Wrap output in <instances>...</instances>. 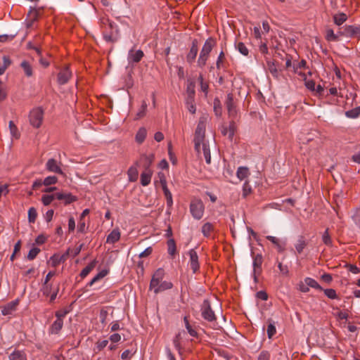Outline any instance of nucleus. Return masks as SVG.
<instances>
[{
	"label": "nucleus",
	"mask_w": 360,
	"mask_h": 360,
	"mask_svg": "<svg viewBox=\"0 0 360 360\" xmlns=\"http://www.w3.org/2000/svg\"><path fill=\"white\" fill-rule=\"evenodd\" d=\"M72 76V72L68 67H65L58 74V82L60 85L65 84Z\"/></svg>",
	"instance_id": "nucleus-13"
},
{
	"label": "nucleus",
	"mask_w": 360,
	"mask_h": 360,
	"mask_svg": "<svg viewBox=\"0 0 360 360\" xmlns=\"http://www.w3.org/2000/svg\"><path fill=\"white\" fill-rule=\"evenodd\" d=\"M56 199V193L51 195H43L41 197V202L44 205H49L53 200Z\"/></svg>",
	"instance_id": "nucleus-42"
},
{
	"label": "nucleus",
	"mask_w": 360,
	"mask_h": 360,
	"mask_svg": "<svg viewBox=\"0 0 360 360\" xmlns=\"http://www.w3.org/2000/svg\"><path fill=\"white\" fill-rule=\"evenodd\" d=\"M208 53H203L202 51H200L198 60V65L199 67L202 68L206 65V62L209 58Z\"/></svg>",
	"instance_id": "nucleus-45"
},
{
	"label": "nucleus",
	"mask_w": 360,
	"mask_h": 360,
	"mask_svg": "<svg viewBox=\"0 0 360 360\" xmlns=\"http://www.w3.org/2000/svg\"><path fill=\"white\" fill-rule=\"evenodd\" d=\"M202 150H203V155H204V157H205L207 164H210L211 155H210V150L209 145L205 143H202Z\"/></svg>",
	"instance_id": "nucleus-40"
},
{
	"label": "nucleus",
	"mask_w": 360,
	"mask_h": 360,
	"mask_svg": "<svg viewBox=\"0 0 360 360\" xmlns=\"http://www.w3.org/2000/svg\"><path fill=\"white\" fill-rule=\"evenodd\" d=\"M46 168L49 172L63 174V172L58 165V162L53 158L48 160L46 164Z\"/></svg>",
	"instance_id": "nucleus-18"
},
{
	"label": "nucleus",
	"mask_w": 360,
	"mask_h": 360,
	"mask_svg": "<svg viewBox=\"0 0 360 360\" xmlns=\"http://www.w3.org/2000/svg\"><path fill=\"white\" fill-rule=\"evenodd\" d=\"M50 259L51 261V265L53 267L57 266L60 263L65 262L64 257L57 254H54L53 256H51Z\"/></svg>",
	"instance_id": "nucleus-41"
},
{
	"label": "nucleus",
	"mask_w": 360,
	"mask_h": 360,
	"mask_svg": "<svg viewBox=\"0 0 360 360\" xmlns=\"http://www.w3.org/2000/svg\"><path fill=\"white\" fill-rule=\"evenodd\" d=\"M18 304L19 300L18 299L7 303L6 305L1 307V314L4 316L11 314L16 310Z\"/></svg>",
	"instance_id": "nucleus-16"
},
{
	"label": "nucleus",
	"mask_w": 360,
	"mask_h": 360,
	"mask_svg": "<svg viewBox=\"0 0 360 360\" xmlns=\"http://www.w3.org/2000/svg\"><path fill=\"white\" fill-rule=\"evenodd\" d=\"M339 35L338 32L335 34L332 29H328L326 31V39L328 41H339Z\"/></svg>",
	"instance_id": "nucleus-36"
},
{
	"label": "nucleus",
	"mask_w": 360,
	"mask_h": 360,
	"mask_svg": "<svg viewBox=\"0 0 360 360\" xmlns=\"http://www.w3.org/2000/svg\"><path fill=\"white\" fill-rule=\"evenodd\" d=\"M252 191V188L248 181H245L243 186V196L246 198Z\"/></svg>",
	"instance_id": "nucleus-59"
},
{
	"label": "nucleus",
	"mask_w": 360,
	"mask_h": 360,
	"mask_svg": "<svg viewBox=\"0 0 360 360\" xmlns=\"http://www.w3.org/2000/svg\"><path fill=\"white\" fill-rule=\"evenodd\" d=\"M120 238V232L118 229H113L110 234L107 236L106 243H115Z\"/></svg>",
	"instance_id": "nucleus-20"
},
{
	"label": "nucleus",
	"mask_w": 360,
	"mask_h": 360,
	"mask_svg": "<svg viewBox=\"0 0 360 360\" xmlns=\"http://www.w3.org/2000/svg\"><path fill=\"white\" fill-rule=\"evenodd\" d=\"M269 359H270V353L266 350L262 351L257 357V360H269Z\"/></svg>",
	"instance_id": "nucleus-61"
},
{
	"label": "nucleus",
	"mask_w": 360,
	"mask_h": 360,
	"mask_svg": "<svg viewBox=\"0 0 360 360\" xmlns=\"http://www.w3.org/2000/svg\"><path fill=\"white\" fill-rule=\"evenodd\" d=\"M204 205L201 200L194 199L190 205V211L192 216L196 219H200L204 213Z\"/></svg>",
	"instance_id": "nucleus-4"
},
{
	"label": "nucleus",
	"mask_w": 360,
	"mask_h": 360,
	"mask_svg": "<svg viewBox=\"0 0 360 360\" xmlns=\"http://www.w3.org/2000/svg\"><path fill=\"white\" fill-rule=\"evenodd\" d=\"M269 325L267 327V335L269 339H271L276 333V326L274 325V322H273L271 319L268 320Z\"/></svg>",
	"instance_id": "nucleus-44"
},
{
	"label": "nucleus",
	"mask_w": 360,
	"mask_h": 360,
	"mask_svg": "<svg viewBox=\"0 0 360 360\" xmlns=\"http://www.w3.org/2000/svg\"><path fill=\"white\" fill-rule=\"evenodd\" d=\"M165 275L164 269L162 268H159L156 270L154 274L152 276L150 283V290H152L153 288L158 285L160 282L162 280Z\"/></svg>",
	"instance_id": "nucleus-11"
},
{
	"label": "nucleus",
	"mask_w": 360,
	"mask_h": 360,
	"mask_svg": "<svg viewBox=\"0 0 360 360\" xmlns=\"http://www.w3.org/2000/svg\"><path fill=\"white\" fill-rule=\"evenodd\" d=\"M146 135H147V131H146V128L141 127L136 134V137H135L136 141L139 144L142 143L144 141V140L146 137Z\"/></svg>",
	"instance_id": "nucleus-32"
},
{
	"label": "nucleus",
	"mask_w": 360,
	"mask_h": 360,
	"mask_svg": "<svg viewBox=\"0 0 360 360\" xmlns=\"http://www.w3.org/2000/svg\"><path fill=\"white\" fill-rule=\"evenodd\" d=\"M236 175L240 180H243L250 175L249 169L247 167H239Z\"/></svg>",
	"instance_id": "nucleus-31"
},
{
	"label": "nucleus",
	"mask_w": 360,
	"mask_h": 360,
	"mask_svg": "<svg viewBox=\"0 0 360 360\" xmlns=\"http://www.w3.org/2000/svg\"><path fill=\"white\" fill-rule=\"evenodd\" d=\"M108 273V271L106 269H103L100 272H98L94 277V281H98V280L105 277Z\"/></svg>",
	"instance_id": "nucleus-63"
},
{
	"label": "nucleus",
	"mask_w": 360,
	"mask_h": 360,
	"mask_svg": "<svg viewBox=\"0 0 360 360\" xmlns=\"http://www.w3.org/2000/svg\"><path fill=\"white\" fill-rule=\"evenodd\" d=\"M308 243L303 236H300L295 245V249L298 254H301Z\"/></svg>",
	"instance_id": "nucleus-26"
},
{
	"label": "nucleus",
	"mask_w": 360,
	"mask_h": 360,
	"mask_svg": "<svg viewBox=\"0 0 360 360\" xmlns=\"http://www.w3.org/2000/svg\"><path fill=\"white\" fill-rule=\"evenodd\" d=\"M173 286V284L169 281H163L161 283H159L158 285L153 288L154 292L158 294L160 292L165 291L166 290L171 289Z\"/></svg>",
	"instance_id": "nucleus-23"
},
{
	"label": "nucleus",
	"mask_w": 360,
	"mask_h": 360,
	"mask_svg": "<svg viewBox=\"0 0 360 360\" xmlns=\"http://www.w3.org/2000/svg\"><path fill=\"white\" fill-rule=\"evenodd\" d=\"M17 32H14L13 33L10 34H1L0 35V42L4 43L6 41H12L17 35Z\"/></svg>",
	"instance_id": "nucleus-53"
},
{
	"label": "nucleus",
	"mask_w": 360,
	"mask_h": 360,
	"mask_svg": "<svg viewBox=\"0 0 360 360\" xmlns=\"http://www.w3.org/2000/svg\"><path fill=\"white\" fill-rule=\"evenodd\" d=\"M28 16L30 18V20L27 23V27H30L32 25L33 22L37 20L38 12L36 9L33 8L28 13Z\"/></svg>",
	"instance_id": "nucleus-43"
},
{
	"label": "nucleus",
	"mask_w": 360,
	"mask_h": 360,
	"mask_svg": "<svg viewBox=\"0 0 360 360\" xmlns=\"http://www.w3.org/2000/svg\"><path fill=\"white\" fill-rule=\"evenodd\" d=\"M252 257L253 259V271H255V274H262V264L263 262L262 255L261 254L254 255V252H252Z\"/></svg>",
	"instance_id": "nucleus-12"
},
{
	"label": "nucleus",
	"mask_w": 360,
	"mask_h": 360,
	"mask_svg": "<svg viewBox=\"0 0 360 360\" xmlns=\"http://www.w3.org/2000/svg\"><path fill=\"white\" fill-rule=\"evenodd\" d=\"M158 176L160 178V182L161 184L164 195L166 198L167 205L169 208H170L173 205L172 195L167 188V180L165 174L162 172H159Z\"/></svg>",
	"instance_id": "nucleus-8"
},
{
	"label": "nucleus",
	"mask_w": 360,
	"mask_h": 360,
	"mask_svg": "<svg viewBox=\"0 0 360 360\" xmlns=\"http://www.w3.org/2000/svg\"><path fill=\"white\" fill-rule=\"evenodd\" d=\"M144 53L141 50L134 51V49H131L128 53L127 60L129 63H137L141 61L142 58L143 57Z\"/></svg>",
	"instance_id": "nucleus-14"
},
{
	"label": "nucleus",
	"mask_w": 360,
	"mask_h": 360,
	"mask_svg": "<svg viewBox=\"0 0 360 360\" xmlns=\"http://www.w3.org/2000/svg\"><path fill=\"white\" fill-rule=\"evenodd\" d=\"M200 312L202 317L205 321L210 323L213 329L219 330L221 328L217 322L216 315L211 307V304L209 300H204L202 305L200 306Z\"/></svg>",
	"instance_id": "nucleus-1"
},
{
	"label": "nucleus",
	"mask_w": 360,
	"mask_h": 360,
	"mask_svg": "<svg viewBox=\"0 0 360 360\" xmlns=\"http://www.w3.org/2000/svg\"><path fill=\"white\" fill-rule=\"evenodd\" d=\"M58 181V178L55 176H49L46 178L44 179V180L43 181V183H44V186H51V185H53L55 184H56Z\"/></svg>",
	"instance_id": "nucleus-55"
},
{
	"label": "nucleus",
	"mask_w": 360,
	"mask_h": 360,
	"mask_svg": "<svg viewBox=\"0 0 360 360\" xmlns=\"http://www.w3.org/2000/svg\"><path fill=\"white\" fill-rule=\"evenodd\" d=\"M152 175V170H143L141 174V184L143 186H148L150 183Z\"/></svg>",
	"instance_id": "nucleus-19"
},
{
	"label": "nucleus",
	"mask_w": 360,
	"mask_h": 360,
	"mask_svg": "<svg viewBox=\"0 0 360 360\" xmlns=\"http://www.w3.org/2000/svg\"><path fill=\"white\" fill-rule=\"evenodd\" d=\"M56 199L63 200L65 205L77 200V198L70 193H56Z\"/></svg>",
	"instance_id": "nucleus-17"
},
{
	"label": "nucleus",
	"mask_w": 360,
	"mask_h": 360,
	"mask_svg": "<svg viewBox=\"0 0 360 360\" xmlns=\"http://www.w3.org/2000/svg\"><path fill=\"white\" fill-rule=\"evenodd\" d=\"M168 248V253L171 256H174L176 252V246L174 239L170 238L167 242Z\"/></svg>",
	"instance_id": "nucleus-38"
},
{
	"label": "nucleus",
	"mask_w": 360,
	"mask_h": 360,
	"mask_svg": "<svg viewBox=\"0 0 360 360\" xmlns=\"http://www.w3.org/2000/svg\"><path fill=\"white\" fill-rule=\"evenodd\" d=\"M304 283L307 284V285H308L309 287H311L313 288H315V289H317V290H323V288L317 283V281L316 280H314V278H309V277H307L304 279Z\"/></svg>",
	"instance_id": "nucleus-35"
},
{
	"label": "nucleus",
	"mask_w": 360,
	"mask_h": 360,
	"mask_svg": "<svg viewBox=\"0 0 360 360\" xmlns=\"http://www.w3.org/2000/svg\"><path fill=\"white\" fill-rule=\"evenodd\" d=\"M108 315V312L105 309H101L99 314V318L100 321L102 324L105 325L106 324V319Z\"/></svg>",
	"instance_id": "nucleus-60"
},
{
	"label": "nucleus",
	"mask_w": 360,
	"mask_h": 360,
	"mask_svg": "<svg viewBox=\"0 0 360 360\" xmlns=\"http://www.w3.org/2000/svg\"><path fill=\"white\" fill-rule=\"evenodd\" d=\"M107 26L105 30L108 28L110 30V34L103 32V37L106 42L115 43L119 39L120 30L117 25L109 19L106 20Z\"/></svg>",
	"instance_id": "nucleus-3"
},
{
	"label": "nucleus",
	"mask_w": 360,
	"mask_h": 360,
	"mask_svg": "<svg viewBox=\"0 0 360 360\" xmlns=\"http://www.w3.org/2000/svg\"><path fill=\"white\" fill-rule=\"evenodd\" d=\"M236 49L238 50V51L243 56H247L249 53V50L247 48V46L245 45L243 42H238L236 45Z\"/></svg>",
	"instance_id": "nucleus-52"
},
{
	"label": "nucleus",
	"mask_w": 360,
	"mask_h": 360,
	"mask_svg": "<svg viewBox=\"0 0 360 360\" xmlns=\"http://www.w3.org/2000/svg\"><path fill=\"white\" fill-rule=\"evenodd\" d=\"M340 36L346 37H357L360 39V26L345 25L338 32Z\"/></svg>",
	"instance_id": "nucleus-7"
},
{
	"label": "nucleus",
	"mask_w": 360,
	"mask_h": 360,
	"mask_svg": "<svg viewBox=\"0 0 360 360\" xmlns=\"http://www.w3.org/2000/svg\"><path fill=\"white\" fill-rule=\"evenodd\" d=\"M97 262H98L96 259L91 261L86 267L82 270L79 274L80 276L82 278H85L94 269Z\"/></svg>",
	"instance_id": "nucleus-28"
},
{
	"label": "nucleus",
	"mask_w": 360,
	"mask_h": 360,
	"mask_svg": "<svg viewBox=\"0 0 360 360\" xmlns=\"http://www.w3.org/2000/svg\"><path fill=\"white\" fill-rule=\"evenodd\" d=\"M20 66L23 69L26 76L31 77L32 75V68L29 62H27V60H23L20 63Z\"/></svg>",
	"instance_id": "nucleus-39"
},
{
	"label": "nucleus",
	"mask_w": 360,
	"mask_h": 360,
	"mask_svg": "<svg viewBox=\"0 0 360 360\" xmlns=\"http://www.w3.org/2000/svg\"><path fill=\"white\" fill-rule=\"evenodd\" d=\"M215 44H216L215 39H213L212 37H210L205 41L201 51H202L203 53L205 52V53L210 54L212 48L215 46Z\"/></svg>",
	"instance_id": "nucleus-22"
},
{
	"label": "nucleus",
	"mask_w": 360,
	"mask_h": 360,
	"mask_svg": "<svg viewBox=\"0 0 360 360\" xmlns=\"http://www.w3.org/2000/svg\"><path fill=\"white\" fill-rule=\"evenodd\" d=\"M184 321L185 323V326H186L189 335L192 337H197L198 333L194 329L192 328L191 326L189 323L187 316H184Z\"/></svg>",
	"instance_id": "nucleus-47"
},
{
	"label": "nucleus",
	"mask_w": 360,
	"mask_h": 360,
	"mask_svg": "<svg viewBox=\"0 0 360 360\" xmlns=\"http://www.w3.org/2000/svg\"><path fill=\"white\" fill-rule=\"evenodd\" d=\"M345 116L348 118L355 119L360 115V105L345 112Z\"/></svg>",
	"instance_id": "nucleus-34"
},
{
	"label": "nucleus",
	"mask_w": 360,
	"mask_h": 360,
	"mask_svg": "<svg viewBox=\"0 0 360 360\" xmlns=\"http://www.w3.org/2000/svg\"><path fill=\"white\" fill-rule=\"evenodd\" d=\"M37 217V212L34 207H32L28 210V221L30 223H34Z\"/></svg>",
	"instance_id": "nucleus-48"
},
{
	"label": "nucleus",
	"mask_w": 360,
	"mask_h": 360,
	"mask_svg": "<svg viewBox=\"0 0 360 360\" xmlns=\"http://www.w3.org/2000/svg\"><path fill=\"white\" fill-rule=\"evenodd\" d=\"M40 249L36 247L32 248L27 255V259L30 261L34 259L37 255L40 252Z\"/></svg>",
	"instance_id": "nucleus-51"
},
{
	"label": "nucleus",
	"mask_w": 360,
	"mask_h": 360,
	"mask_svg": "<svg viewBox=\"0 0 360 360\" xmlns=\"http://www.w3.org/2000/svg\"><path fill=\"white\" fill-rule=\"evenodd\" d=\"M190 257V266L193 274H195L200 269V264L198 262V256L196 251L194 249H191L188 252Z\"/></svg>",
	"instance_id": "nucleus-10"
},
{
	"label": "nucleus",
	"mask_w": 360,
	"mask_h": 360,
	"mask_svg": "<svg viewBox=\"0 0 360 360\" xmlns=\"http://www.w3.org/2000/svg\"><path fill=\"white\" fill-rule=\"evenodd\" d=\"M155 156L153 153L149 155L142 154L135 162L136 165H142L143 170H151L150 166L154 161Z\"/></svg>",
	"instance_id": "nucleus-9"
},
{
	"label": "nucleus",
	"mask_w": 360,
	"mask_h": 360,
	"mask_svg": "<svg viewBox=\"0 0 360 360\" xmlns=\"http://www.w3.org/2000/svg\"><path fill=\"white\" fill-rule=\"evenodd\" d=\"M108 344V340H99L96 342V349L98 351H101L103 349H104Z\"/></svg>",
	"instance_id": "nucleus-62"
},
{
	"label": "nucleus",
	"mask_w": 360,
	"mask_h": 360,
	"mask_svg": "<svg viewBox=\"0 0 360 360\" xmlns=\"http://www.w3.org/2000/svg\"><path fill=\"white\" fill-rule=\"evenodd\" d=\"M195 83L192 81L188 82L186 86V96L195 97Z\"/></svg>",
	"instance_id": "nucleus-46"
},
{
	"label": "nucleus",
	"mask_w": 360,
	"mask_h": 360,
	"mask_svg": "<svg viewBox=\"0 0 360 360\" xmlns=\"http://www.w3.org/2000/svg\"><path fill=\"white\" fill-rule=\"evenodd\" d=\"M4 60V65L2 67L0 68V75L4 74L6 69L11 65V60H10L9 57L7 56H4L3 57Z\"/></svg>",
	"instance_id": "nucleus-57"
},
{
	"label": "nucleus",
	"mask_w": 360,
	"mask_h": 360,
	"mask_svg": "<svg viewBox=\"0 0 360 360\" xmlns=\"http://www.w3.org/2000/svg\"><path fill=\"white\" fill-rule=\"evenodd\" d=\"M323 290L324 291V294L326 295V296H327L328 298H330V299L338 298L336 291L334 289H332V288L326 289V290L323 289Z\"/></svg>",
	"instance_id": "nucleus-58"
},
{
	"label": "nucleus",
	"mask_w": 360,
	"mask_h": 360,
	"mask_svg": "<svg viewBox=\"0 0 360 360\" xmlns=\"http://www.w3.org/2000/svg\"><path fill=\"white\" fill-rule=\"evenodd\" d=\"M198 40L196 39L192 41V46L190 49L188 53L186 56V60L188 63H193L197 56L198 47Z\"/></svg>",
	"instance_id": "nucleus-15"
},
{
	"label": "nucleus",
	"mask_w": 360,
	"mask_h": 360,
	"mask_svg": "<svg viewBox=\"0 0 360 360\" xmlns=\"http://www.w3.org/2000/svg\"><path fill=\"white\" fill-rule=\"evenodd\" d=\"M213 230V226L211 223L207 222L202 227V233L205 237L210 235V232Z\"/></svg>",
	"instance_id": "nucleus-50"
},
{
	"label": "nucleus",
	"mask_w": 360,
	"mask_h": 360,
	"mask_svg": "<svg viewBox=\"0 0 360 360\" xmlns=\"http://www.w3.org/2000/svg\"><path fill=\"white\" fill-rule=\"evenodd\" d=\"M9 360H27L26 354L23 351L14 350L9 356Z\"/></svg>",
	"instance_id": "nucleus-25"
},
{
	"label": "nucleus",
	"mask_w": 360,
	"mask_h": 360,
	"mask_svg": "<svg viewBox=\"0 0 360 360\" xmlns=\"http://www.w3.org/2000/svg\"><path fill=\"white\" fill-rule=\"evenodd\" d=\"M9 129L11 131V134L13 136H14L16 139H18L20 137V134L18 132V128L13 121L9 122Z\"/></svg>",
	"instance_id": "nucleus-54"
},
{
	"label": "nucleus",
	"mask_w": 360,
	"mask_h": 360,
	"mask_svg": "<svg viewBox=\"0 0 360 360\" xmlns=\"http://www.w3.org/2000/svg\"><path fill=\"white\" fill-rule=\"evenodd\" d=\"M206 121L207 118L205 117H200L197 127L195 131L193 139L194 149L198 154H200V145L201 143H203L205 139Z\"/></svg>",
	"instance_id": "nucleus-2"
},
{
	"label": "nucleus",
	"mask_w": 360,
	"mask_h": 360,
	"mask_svg": "<svg viewBox=\"0 0 360 360\" xmlns=\"http://www.w3.org/2000/svg\"><path fill=\"white\" fill-rule=\"evenodd\" d=\"M322 240L325 245L330 246L332 245V240L328 233V229H326L322 236Z\"/></svg>",
	"instance_id": "nucleus-56"
},
{
	"label": "nucleus",
	"mask_w": 360,
	"mask_h": 360,
	"mask_svg": "<svg viewBox=\"0 0 360 360\" xmlns=\"http://www.w3.org/2000/svg\"><path fill=\"white\" fill-rule=\"evenodd\" d=\"M224 104L227 109L229 117L231 119H235L238 114V110L236 107V102L232 93H229L227 94Z\"/></svg>",
	"instance_id": "nucleus-6"
},
{
	"label": "nucleus",
	"mask_w": 360,
	"mask_h": 360,
	"mask_svg": "<svg viewBox=\"0 0 360 360\" xmlns=\"http://www.w3.org/2000/svg\"><path fill=\"white\" fill-rule=\"evenodd\" d=\"M147 106L148 105H147L146 102L143 101L142 102L140 109L139 110L138 112L136 115V117H135L136 120H139V119L143 117L146 115Z\"/></svg>",
	"instance_id": "nucleus-49"
},
{
	"label": "nucleus",
	"mask_w": 360,
	"mask_h": 360,
	"mask_svg": "<svg viewBox=\"0 0 360 360\" xmlns=\"http://www.w3.org/2000/svg\"><path fill=\"white\" fill-rule=\"evenodd\" d=\"M194 98L195 97L189 96H186V105L187 106L188 111L192 114H194L196 111L195 105L194 103Z\"/></svg>",
	"instance_id": "nucleus-33"
},
{
	"label": "nucleus",
	"mask_w": 360,
	"mask_h": 360,
	"mask_svg": "<svg viewBox=\"0 0 360 360\" xmlns=\"http://www.w3.org/2000/svg\"><path fill=\"white\" fill-rule=\"evenodd\" d=\"M345 267L347 268V269L353 273V274H358L360 272V269L359 268H358L356 265L354 264H347L345 265Z\"/></svg>",
	"instance_id": "nucleus-64"
},
{
	"label": "nucleus",
	"mask_w": 360,
	"mask_h": 360,
	"mask_svg": "<svg viewBox=\"0 0 360 360\" xmlns=\"http://www.w3.org/2000/svg\"><path fill=\"white\" fill-rule=\"evenodd\" d=\"M227 127L229 129V139L231 141L237 129L236 123L234 121V119H232V120L230 121L229 125Z\"/></svg>",
	"instance_id": "nucleus-37"
},
{
	"label": "nucleus",
	"mask_w": 360,
	"mask_h": 360,
	"mask_svg": "<svg viewBox=\"0 0 360 360\" xmlns=\"http://www.w3.org/2000/svg\"><path fill=\"white\" fill-rule=\"evenodd\" d=\"M44 111L41 108H37L30 111V123L35 128H39L43 121Z\"/></svg>",
	"instance_id": "nucleus-5"
},
{
	"label": "nucleus",
	"mask_w": 360,
	"mask_h": 360,
	"mask_svg": "<svg viewBox=\"0 0 360 360\" xmlns=\"http://www.w3.org/2000/svg\"><path fill=\"white\" fill-rule=\"evenodd\" d=\"M137 167L138 165L134 164V165L131 166L128 169L127 173L130 181H135L138 178L139 172L137 170Z\"/></svg>",
	"instance_id": "nucleus-30"
},
{
	"label": "nucleus",
	"mask_w": 360,
	"mask_h": 360,
	"mask_svg": "<svg viewBox=\"0 0 360 360\" xmlns=\"http://www.w3.org/2000/svg\"><path fill=\"white\" fill-rule=\"evenodd\" d=\"M213 110L214 115L220 117L222 115V105L219 98L216 97L213 101Z\"/></svg>",
	"instance_id": "nucleus-27"
},
{
	"label": "nucleus",
	"mask_w": 360,
	"mask_h": 360,
	"mask_svg": "<svg viewBox=\"0 0 360 360\" xmlns=\"http://www.w3.org/2000/svg\"><path fill=\"white\" fill-rule=\"evenodd\" d=\"M334 23L338 25H342L347 20V15L345 13H338L333 16Z\"/></svg>",
	"instance_id": "nucleus-24"
},
{
	"label": "nucleus",
	"mask_w": 360,
	"mask_h": 360,
	"mask_svg": "<svg viewBox=\"0 0 360 360\" xmlns=\"http://www.w3.org/2000/svg\"><path fill=\"white\" fill-rule=\"evenodd\" d=\"M266 65H267L268 70L271 72L272 76L276 78V79H278V77H279V71L276 68L274 62L269 60L266 58Z\"/></svg>",
	"instance_id": "nucleus-29"
},
{
	"label": "nucleus",
	"mask_w": 360,
	"mask_h": 360,
	"mask_svg": "<svg viewBox=\"0 0 360 360\" xmlns=\"http://www.w3.org/2000/svg\"><path fill=\"white\" fill-rule=\"evenodd\" d=\"M63 326V320L56 319V320L51 324L49 332L52 334H58L62 329Z\"/></svg>",
	"instance_id": "nucleus-21"
}]
</instances>
